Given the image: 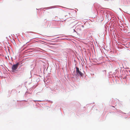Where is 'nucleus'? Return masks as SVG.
Masks as SVG:
<instances>
[{
	"label": "nucleus",
	"mask_w": 130,
	"mask_h": 130,
	"mask_svg": "<svg viewBox=\"0 0 130 130\" xmlns=\"http://www.w3.org/2000/svg\"><path fill=\"white\" fill-rule=\"evenodd\" d=\"M77 23V22L76 21L73 19H71L69 22L68 25L70 27L72 28L76 25Z\"/></svg>",
	"instance_id": "f257e3e1"
},
{
	"label": "nucleus",
	"mask_w": 130,
	"mask_h": 130,
	"mask_svg": "<svg viewBox=\"0 0 130 130\" xmlns=\"http://www.w3.org/2000/svg\"><path fill=\"white\" fill-rule=\"evenodd\" d=\"M76 72L78 76H82L83 75V74L79 70V68L77 67H76Z\"/></svg>",
	"instance_id": "f03ea898"
},
{
	"label": "nucleus",
	"mask_w": 130,
	"mask_h": 130,
	"mask_svg": "<svg viewBox=\"0 0 130 130\" xmlns=\"http://www.w3.org/2000/svg\"><path fill=\"white\" fill-rule=\"evenodd\" d=\"M19 65V63H17L16 64L13 65L12 66V69L13 71H15L17 69Z\"/></svg>",
	"instance_id": "7ed1b4c3"
},
{
	"label": "nucleus",
	"mask_w": 130,
	"mask_h": 130,
	"mask_svg": "<svg viewBox=\"0 0 130 130\" xmlns=\"http://www.w3.org/2000/svg\"><path fill=\"white\" fill-rule=\"evenodd\" d=\"M68 15H70V13H67V15H65V16H67Z\"/></svg>",
	"instance_id": "20e7f679"
},
{
	"label": "nucleus",
	"mask_w": 130,
	"mask_h": 130,
	"mask_svg": "<svg viewBox=\"0 0 130 130\" xmlns=\"http://www.w3.org/2000/svg\"><path fill=\"white\" fill-rule=\"evenodd\" d=\"M74 31H75V32H76L75 29H74Z\"/></svg>",
	"instance_id": "39448f33"
}]
</instances>
